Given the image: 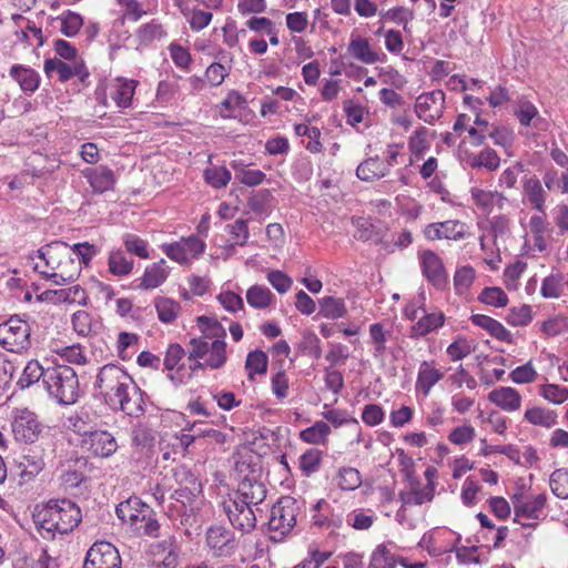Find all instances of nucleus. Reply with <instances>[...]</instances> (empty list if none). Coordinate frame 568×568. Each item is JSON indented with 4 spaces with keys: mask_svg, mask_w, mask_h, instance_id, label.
<instances>
[{
    "mask_svg": "<svg viewBox=\"0 0 568 568\" xmlns=\"http://www.w3.org/2000/svg\"><path fill=\"white\" fill-rule=\"evenodd\" d=\"M44 375H47V367H43L37 359H32L27 363L18 385L20 388H28L40 379L44 384Z\"/></svg>",
    "mask_w": 568,
    "mask_h": 568,
    "instance_id": "obj_37",
    "label": "nucleus"
},
{
    "mask_svg": "<svg viewBox=\"0 0 568 568\" xmlns=\"http://www.w3.org/2000/svg\"><path fill=\"white\" fill-rule=\"evenodd\" d=\"M115 513L119 519L134 530L144 520L145 516L152 513V509L140 498L130 497L116 506Z\"/></svg>",
    "mask_w": 568,
    "mask_h": 568,
    "instance_id": "obj_16",
    "label": "nucleus"
},
{
    "mask_svg": "<svg viewBox=\"0 0 568 568\" xmlns=\"http://www.w3.org/2000/svg\"><path fill=\"white\" fill-rule=\"evenodd\" d=\"M136 88L134 80H119L111 91V98L119 108H129Z\"/></svg>",
    "mask_w": 568,
    "mask_h": 568,
    "instance_id": "obj_35",
    "label": "nucleus"
},
{
    "mask_svg": "<svg viewBox=\"0 0 568 568\" xmlns=\"http://www.w3.org/2000/svg\"><path fill=\"white\" fill-rule=\"evenodd\" d=\"M132 443L134 446L145 450L148 457L153 453L154 437L152 432L145 426L139 425L133 428Z\"/></svg>",
    "mask_w": 568,
    "mask_h": 568,
    "instance_id": "obj_46",
    "label": "nucleus"
},
{
    "mask_svg": "<svg viewBox=\"0 0 568 568\" xmlns=\"http://www.w3.org/2000/svg\"><path fill=\"white\" fill-rule=\"evenodd\" d=\"M81 521V510L69 499L50 500L37 514L36 523L48 532L68 534Z\"/></svg>",
    "mask_w": 568,
    "mask_h": 568,
    "instance_id": "obj_3",
    "label": "nucleus"
},
{
    "mask_svg": "<svg viewBox=\"0 0 568 568\" xmlns=\"http://www.w3.org/2000/svg\"><path fill=\"white\" fill-rule=\"evenodd\" d=\"M121 557L110 542L99 541L87 551L83 568H120Z\"/></svg>",
    "mask_w": 568,
    "mask_h": 568,
    "instance_id": "obj_12",
    "label": "nucleus"
},
{
    "mask_svg": "<svg viewBox=\"0 0 568 568\" xmlns=\"http://www.w3.org/2000/svg\"><path fill=\"white\" fill-rule=\"evenodd\" d=\"M337 478V486L343 490H355L362 484L361 474L354 467L339 468Z\"/></svg>",
    "mask_w": 568,
    "mask_h": 568,
    "instance_id": "obj_47",
    "label": "nucleus"
},
{
    "mask_svg": "<svg viewBox=\"0 0 568 568\" xmlns=\"http://www.w3.org/2000/svg\"><path fill=\"white\" fill-rule=\"evenodd\" d=\"M31 328L18 315L0 323V345L9 352L21 353L31 346Z\"/></svg>",
    "mask_w": 568,
    "mask_h": 568,
    "instance_id": "obj_8",
    "label": "nucleus"
},
{
    "mask_svg": "<svg viewBox=\"0 0 568 568\" xmlns=\"http://www.w3.org/2000/svg\"><path fill=\"white\" fill-rule=\"evenodd\" d=\"M506 321L511 326H526L531 321V308L529 305H521L519 307H513Z\"/></svg>",
    "mask_w": 568,
    "mask_h": 568,
    "instance_id": "obj_58",
    "label": "nucleus"
},
{
    "mask_svg": "<svg viewBox=\"0 0 568 568\" xmlns=\"http://www.w3.org/2000/svg\"><path fill=\"white\" fill-rule=\"evenodd\" d=\"M488 399L507 412L519 409L521 404L520 394L511 387H499L491 390Z\"/></svg>",
    "mask_w": 568,
    "mask_h": 568,
    "instance_id": "obj_25",
    "label": "nucleus"
},
{
    "mask_svg": "<svg viewBox=\"0 0 568 568\" xmlns=\"http://www.w3.org/2000/svg\"><path fill=\"white\" fill-rule=\"evenodd\" d=\"M43 69L48 77H51L52 72H57L61 82H67L73 77H78L79 81L87 85L90 77V72L82 60L73 61L72 64H69L57 58L47 59Z\"/></svg>",
    "mask_w": 568,
    "mask_h": 568,
    "instance_id": "obj_13",
    "label": "nucleus"
},
{
    "mask_svg": "<svg viewBox=\"0 0 568 568\" xmlns=\"http://www.w3.org/2000/svg\"><path fill=\"white\" fill-rule=\"evenodd\" d=\"M478 300L487 305L504 307L508 303V296L500 287H485L478 296Z\"/></svg>",
    "mask_w": 568,
    "mask_h": 568,
    "instance_id": "obj_50",
    "label": "nucleus"
},
{
    "mask_svg": "<svg viewBox=\"0 0 568 568\" xmlns=\"http://www.w3.org/2000/svg\"><path fill=\"white\" fill-rule=\"evenodd\" d=\"M272 194L268 190H260L254 192L247 202L250 209L256 214H265L270 211Z\"/></svg>",
    "mask_w": 568,
    "mask_h": 568,
    "instance_id": "obj_55",
    "label": "nucleus"
},
{
    "mask_svg": "<svg viewBox=\"0 0 568 568\" xmlns=\"http://www.w3.org/2000/svg\"><path fill=\"white\" fill-rule=\"evenodd\" d=\"M185 356H187L186 349H184L180 344H170L165 352L163 362L165 369H176L178 374L184 372V369L186 368V363L183 362Z\"/></svg>",
    "mask_w": 568,
    "mask_h": 568,
    "instance_id": "obj_38",
    "label": "nucleus"
},
{
    "mask_svg": "<svg viewBox=\"0 0 568 568\" xmlns=\"http://www.w3.org/2000/svg\"><path fill=\"white\" fill-rule=\"evenodd\" d=\"M388 166L378 156L366 159L356 169L357 178L366 182L381 179L388 174Z\"/></svg>",
    "mask_w": 568,
    "mask_h": 568,
    "instance_id": "obj_28",
    "label": "nucleus"
},
{
    "mask_svg": "<svg viewBox=\"0 0 568 568\" xmlns=\"http://www.w3.org/2000/svg\"><path fill=\"white\" fill-rule=\"evenodd\" d=\"M82 446L99 457H109L116 452L115 438L108 432L93 430L84 434Z\"/></svg>",
    "mask_w": 568,
    "mask_h": 568,
    "instance_id": "obj_18",
    "label": "nucleus"
},
{
    "mask_svg": "<svg viewBox=\"0 0 568 568\" xmlns=\"http://www.w3.org/2000/svg\"><path fill=\"white\" fill-rule=\"evenodd\" d=\"M471 199L477 207L486 214L491 213L495 206L499 210H504L505 203L507 202V197L503 193L481 189H473Z\"/></svg>",
    "mask_w": 568,
    "mask_h": 568,
    "instance_id": "obj_23",
    "label": "nucleus"
},
{
    "mask_svg": "<svg viewBox=\"0 0 568 568\" xmlns=\"http://www.w3.org/2000/svg\"><path fill=\"white\" fill-rule=\"evenodd\" d=\"M435 495V484L430 483L422 487L420 481L409 478V489L402 490L398 495L403 506H417L430 501Z\"/></svg>",
    "mask_w": 568,
    "mask_h": 568,
    "instance_id": "obj_21",
    "label": "nucleus"
},
{
    "mask_svg": "<svg viewBox=\"0 0 568 568\" xmlns=\"http://www.w3.org/2000/svg\"><path fill=\"white\" fill-rule=\"evenodd\" d=\"M10 77L19 83L21 90L24 92H34L40 84L39 73L24 65H12L10 69Z\"/></svg>",
    "mask_w": 568,
    "mask_h": 568,
    "instance_id": "obj_30",
    "label": "nucleus"
},
{
    "mask_svg": "<svg viewBox=\"0 0 568 568\" xmlns=\"http://www.w3.org/2000/svg\"><path fill=\"white\" fill-rule=\"evenodd\" d=\"M197 327L204 339H212L211 354L207 356V366L211 369H219L227 361L224 327L215 320L205 315L196 318Z\"/></svg>",
    "mask_w": 568,
    "mask_h": 568,
    "instance_id": "obj_7",
    "label": "nucleus"
},
{
    "mask_svg": "<svg viewBox=\"0 0 568 568\" xmlns=\"http://www.w3.org/2000/svg\"><path fill=\"white\" fill-rule=\"evenodd\" d=\"M70 250L75 260H78L77 262L80 263L81 267L82 265L88 266L93 256L99 252V248L89 242L75 243L70 246Z\"/></svg>",
    "mask_w": 568,
    "mask_h": 568,
    "instance_id": "obj_53",
    "label": "nucleus"
},
{
    "mask_svg": "<svg viewBox=\"0 0 568 568\" xmlns=\"http://www.w3.org/2000/svg\"><path fill=\"white\" fill-rule=\"evenodd\" d=\"M84 175L97 193H103L111 190L115 182L113 171L106 166L88 169Z\"/></svg>",
    "mask_w": 568,
    "mask_h": 568,
    "instance_id": "obj_26",
    "label": "nucleus"
},
{
    "mask_svg": "<svg viewBox=\"0 0 568 568\" xmlns=\"http://www.w3.org/2000/svg\"><path fill=\"white\" fill-rule=\"evenodd\" d=\"M320 312L322 317L337 320L345 316L347 310L344 301L334 296H325L320 300Z\"/></svg>",
    "mask_w": 568,
    "mask_h": 568,
    "instance_id": "obj_36",
    "label": "nucleus"
},
{
    "mask_svg": "<svg viewBox=\"0 0 568 568\" xmlns=\"http://www.w3.org/2000/svg\"><path fill=\"white\" fill-rule=\"evenodd\" d=\"M551 491L561 499L568 498V468L556 469L549 478Z\"/></svg>",
    "mask_w": 568,
    "mask_h": 568,
    "instance_id": "obj_49",
    "label": "nucleus"
},
{
    "mask_svg": "<svg viewBox=\"0 0 568 568\" xmlns=\"http://www.w3.org/2000/svg\"><path fill=\"white\" fill-rule=\"evenodd\" d=\"M83 24L79 13L68 11L62 19L61 32L67 37H74Z\"/></svg>",
    "mask_w": 568,
    "mask_h": 568,
    "instance_id": "obj_62",
    "label": "nucleus"
},
{
    "mask_svg": "<svg viewBox=\"0 0 568 568\" xmlns=\"http://www.w3.org/2000/svg\"><path fill=\"white\" fill-rule=\"evenodd\" d=\"M424 235L429 241L443 239L459 241L466 236V229L460 221L448 220L428 224L424 230Z\"/></svg>",
    "mask_w": 568,
    "mask_h": 568,
    "instance_id": "obj_19",
    "label": "nucleus"
},
{
    "mask_svg": "<svg viewBox=\"0 0 568 568\" xmlns=\"http://www.w3.org/2000/svg\"><path fill=\"white\" fill-rule=\"evenodd\" d=\"M173 477L180 488L170 495L168 511L171 514L175 509L179 514H185L186 506H192L195 498L202 493V486L195 475L185 466L174 468Z\"/></svg>",
    "mask_w": 568,
    "mask_h": 568,
    "instance_id": "obj_5",
    "label": "nucleus"
},
{
    "mask_svg": "<svg viewBox=\"0 0 568 568\" xmlns=\"http://www.w3.org/2000/svg\"><path fill=\"white\" fill-rule=\"evenodd\" d=\"M515 115L519 123L524 126L539 128V123L542 121L539 116L537 108L529 101L521 100L518 104V109L515 111Z\"/></svg>",
    "mask_w": 568,
    "mask_h": 568,
    "instance_id": "obj_44",
    "label": "nucleus"
},
{
    "mask_svg": "<svg viewBox=\"0 0 568 568\" xmlns=\"http://www.w3.org/2000/svg\"><path fill=\"white\" fill-rule=\"evenodd\" d=\"M348 52L356 60L366 64H373L381 60L379 54L371 49L368 40L361 37L351 39Z\"/></svg>",
    "mask_w": 568,
    "mask_h": 568,
    "instance_id": "obj_32",
    "label": "nucleus"
},
{
    "mask_svg": "<svg viewBox=\"0 0 568 568\" xmlns=\"http://www.w3.org/2000/svg\"><path fill=\"white\" fill-rule=\"evenodd\" d=\"M16 463L20 469V476L29 478L37 476L45 465L43 452L38 447L29 448L16 459Z\"/></svg>",
    "mask_w": 568,
    "mask_h": 568,
    "instance_id": "obj_22",
    "label": "nucleus"
},
{
    "mask_svg": "<svg viewBox=\"0 0 568 568\" xmlns=\"http://www.w3.org/2000/svg\"><path fill=\"white\" fill-rule=\"evenodd\" d=\"M470 321L475 325L486 329L493 337L501 342H513L511 333L506 329L501 323L494 320L493 317L483 314H474L471 315Z\"/></svg>",
    "mask_w": 568,
    "mask_h": 568,
    "instance_id": "obj_29",
    "label": "nucleus"
},
{
    "mask_svg": "<svg viewBox=\"0 0 568 568\" xmlns=\"http://www.w3.org/2000/svg\"><path fill=\"white\" fill-rule=\"evenodd\" d=\"M11 427L16 439L23 443H34L42 430L37 415L28 408L12 412Z\"/></svg>",
    "mask_w": 568,
    "mask_h": 568,
    "instance_id": "obj_10",
    "label": "nucleus"
},
{
    "mask_svg": "<svg viewBox=\"0 0 568 568\" xmlns=\"http://www.w3.org/2000/svg\"><path fill=\"white\" fill-rule=\"evenodd\" d=\"M331 433V427L325 422H316L313 426L303 429L300 438L308 444H324Z\"/></svg>",
    "mask_w": 568,
    "mask_h": 568,
    "instance_id": "obj_43",
    "label": "nucleus"
},
{
    "mask_svg": "<svg viewBox=\"0 0 568 568\" xmlns=\"http://www.w3.org/2000/svg\"><path fill=\"white\" fill-rule=\"evenodd\" d=\"M523 190L528 202L536 211L545 213L546 191L537 176H529L523 180Z\"/></svg>",
    "mask_w": 568,
    "mask_h": 568,
    "instance_id": "obj_24",
    "label": "nucleus"
},
{
    "mask_svg": "<svg viewBox=\"0 0 568 568\" xmlns=\"http://www.w3.org/2000/svg\"><path fill=\"white\" fill-rule=\"evenodd\" d=\"M159 320L162 323H172L181 311V305L169 297H158L154 301Z\"/></svg>",
    "mask_w": 568,
    "mask_h": 568,
    "instance_id": "obj_42",
    "label": "nucleus"
},
{
    "mask_svg": "<svg viewBox=\"0 0 568 568\" xmlns=\"http://www.w3.org/2000/svg\"><path fill=\"white\" fill-rule=\"evenodd\" d=\"M445 316L443 313H426L422 310L418 321L412 326V337H422L443 326Z\"/></svg>",
    "mask_w": 568,
    "mask_h": 568,
    "instance_id": "obj_31",
    "label": "nucleus"
},
{
    "mask_svg": "<svg viewBox=\"0 0 568 568\" xmlns=\"http://www.w3.org/2000/svg\"><path fill=\"white\" fill-rule=\"evenodd\" d=\"M223 505L224 511L235 529L242 532H250L256 527L257 513L262 510H256L255 507L236 498L224 501Z\"/></svg>",
    "mask_w": 568,
    "mask_h": 568,
    "instance_id": "obj_11",
    "label": "nucleus"
},
{
    "mask_svg": "<svg viewBox=\"0 0 568 568\" xmlns=\"http://www.w3.org/2000/svg\"><path fill=\"white\" fill-rule=\"evenodd\" d=\"M187 359H203L211 354V344L202 338H191L186 348Z\"/></svg>",
    "mask_w": 568,
    "mask_h": 568,
    "instance_id": "obj_57",
    "label": "nucleus"
},
{
    "mask_svg": "<svg viewBox=\"0 0 568 568\" xmlns=\"http://www.w3.org/2000/svg\"><path fill=\"white\" fill-rule=\"evenodd\" d=\"M300 505L297 500L290 496L278 499L271 508L268 519V529L273 534L272 539L283 540L296 526Z\"/></svg>",
    "mask_w": 568,
    "mask_h": 568,
    "instance_id": "obj_6",
    "label": "nucleus"
},
{
    "mask_svg": "<svg viewBox=\"0 0 568 568\" xmlns=\"http://www.w3.org/2000/svg\"><path fill=\"white\" fill-rule=\"evenodd\" d=\"M95 389L111 408H120L133 417L144 413L140 388L133 378L116 365L108 364L100 368Z\"/></svg>",
    "mask_w": 568,
    "mask_h": 568,
    "instance_id": "obj_1",
    "label": "nucleus"
},
{
    "mask_svg": "<svg viewBox=\"0 0 568 568\" xmlns=\"http://www.w3.org/2000/svg\"><path fill=\"white\" fill-rule=\"evenodd\" d=\"M205 181L215 189H221L227 185L231 180V172L224 168H207L204 171Z\"/></svg>",
    "mask_w": 568,
    "mask_h": 568,
    "instance_id": "obj_52",
    "label": "nucleus"
},
{
    "mask_svg": "<svg viewBox=\"0 0 568 568\" xmlns=\"http://www.w3.org/2000/svg\"><path fill=\"white\" fill-rule=\"evenodd\" d=\"M420 261L423 273L427 280L434 286L443 288L447 282V274L440 257L433 251H425Z\"/></svg>",
    "mask_w": 568,
    "mask_h": 568,
    "instance_id": "obj_20",
    "label": "nucleus"
},
{
    "mask_svg": "<svg viewBox=\"0 0 568 568\" xmlns=\"http://www.w3.org/2000/svg\"><path fill=\"white\" fill-rule=\"evenodd\" d=\"M268 358L267 355L261 351L255 349L247 354L245 368L248 372V378L253 379L254 374H265L267 371Z\"/></svg>",
    "mask_w": 568,
    "mask_h": 568,
    "instance_id": "obj_45",
    "label": "nucleus"
},
{
    "mask_svg": "<svg viewBox=\"0 0 568 568\" xmlns=\"http://www.w3.org/2000/svg\"><path fill=\"white\" fill-rule=\"evenodd\" d=\"M514 504L515 521L520 518L539 520L544 518L542 509L546 505L547 497L545 494H539L531 499L524 497L521 494H515L511 497Z\"/></svg>",
    "mask_w": 568,
    "mask_h": 568,
    "instance_id": "obj_17",
    "label": "nucleus"
},
{
    "mask_svg": "<svg viewBox=\"0 0 568 568\" xmlns=\"http://www.w3.org/2000/svg\"><path fill=\"white\" fill-rule=\"evenodd\" d=\"M75 468H71L70 466L62 470L59 480L60 485L64 489H73L80 486L82 481L85 480L84 471L81 468L85 467V462L77 459L74 463Z\"/></svg>",
    "mask_w": 568,
    "mask_h": 568,
    "instance_id": "obj_39",
    "label": "nucleus"
},
{
    "mask_svg": "<svg viewBox=\"0 0 568 568\" xmlns=\"http://www.w3.org/2000/svg\"><path fill=\"white\" fill-rule=\"evenodd\" d=\"M540 394L545 399L554 404H561L568 399V389L556 384L541 385Z\"/></svg>",
    "mask_w": 568,
    "mask_h": 568,
    "instance_id": "obj_59",
    "label": "nucleus"
},
{
    "mask_svg": "<svg viewBox=\"0 0 568 568\" xmlns=\"http://www.w3.org/2000/svg\"><path fill=\"white\" fill-rule=\"evenodd\" d=\"M444 374L434 367V362L424 361L418 371L416 389L427 396L432 387L443 379Z\"/></svg>",
    "mask_w": 568,
    "mask_h": 568,
    "instance_id": "obj_27",
    "label": "nucleus"
},
{
    "mask_svg": "<svg viewBox=\"0 0 568 568\" xmlns=\"http://www.w3.org/2000/svg\"><path fill=\"white\" fill-rule=\"evenodd\" d=\"M562 292V277L551 274L544 278L540 293L545 298H557Z\"/></svg>",
    "mask_w": 568,
    "mask_h": 568,
    "instance_id": "obj_56",
    "label": "nucleus"
},
{
    "mask_svg": "<svg viewBox=\"0 0 568 568\" xmlns=\"http://www.w3.org/2000/svg\"><path fill=\"white\" fill-rule=\"evenodd\" d=\"M164 265L165 261L162 258L160 262L148 266L141 278L140 287L144 290H152L164 283L169 276V271L164 267Z\"/></svg>",
    "mask_w": 568,
    "mask_h": 568,
    "instance_id": "obj_33",
    "label": "nucleus"
},
{
    "mask_svg": "<svg viewBox=\"0 0 568 568\" xmlns=\"http://www.w3.org/2000/svg\"><path fill=\"white\" fill-rule=\"evenodd\" d=\"M323 457V452L317 448L307 449L300 457V468L304 475L310 476L316 473L320 468Z\"/></svg>",
    "mask_w": 568,
    "mask_h": 568,
    "instance_id": "obj_48",
    "label": "nucleus"
},
{
    "mask_svg": "<svg viewBox=\"0 0 568 568\" xmlns=\"http://www.w3.org/2000/svg\"><path fill=\"white\" fill-rule=\"evenodd\" d=\"M206 545L215 556L229 557L236 548L234 534L222 526H214L206 531Z\"/></svg>",
    "mask_w": 568,
    "mask_h": 568,
    "instance_id": "obj_15",
    "label": "nucleus"
},
{
    "mask_svg": "<svg viewBox=\"0 0 568 568\" xmlns=\"http://www.w3.org/2000/svg\"><path fill=\"white\" fill-rule=\"evenodd\" d=\"M226 231L233 240L231 247L235 245L244 246L247 243L250 232L245 220H236L234 223L227 224Z\"/></svg>",
    "mask_w": 568,
    "mask_h": 568,
    "instance_id": "obj_54",
    "label": "nucleus"
},
{
    "mask_svg": "<svg viewBox=\"0 0 568 568\" xmlns=\"http://www.w3.org/2000/svg\"><path fill=\"white\" fill-rule=\"evenodd\" d=\"M273 300V293L265 286L253 285L246 292L247 303L257 310H264L268 307Z\"/></svg>",
    "mask_w": 568,
    "mask_h": 568,
    "instance_id": "obj_40",
    "label": "nucleus"
},
{
    "mask_svg": "<svg viewBox=\"0 0 568 568\" xmlns=\"http://www.w3.org/2000/svg\"><path fill=\"white\" fill-rule=\"evenodd\" d=\"M265 173L260 170L241 169L236 171V179L250 187L260 185L265 180Z\"/></svg>",
    "mask_w": 568,
    "mask_h": 568,
    "instance_id": "obj_64",
    "label": "nucleus"
},
{
    "mask_svg": "<svg viewBox=\"0 0 568 568\" xmlns=\"http://www.w3.org/2000/svg\"><path fill=\"white\" fill-rule=\"evenodd\" d=\"M525 419L536 426L550 428L557 424V414L554 410L534 407L525 412Z\"/></svg>",
    "mask_w": 568,
    "mask_h": 568,
    "instance_id": "obj_41",
    "label": "nucleus"
},
{
    "mask_svg": "<svg viewBox=\"0 0 568 568\" xmlns=\"http://www.w3.org/2000/svg\"><path fill=\"white\" fill-rule=\"evenodd\" d=\"M123 244L128 253L134 254L141 258H149L148 242L136 234H124Z\"/></svg>",
    "mask_w": 568,
    "mask_h": 568,
    "instance_id": "obj_51",
    "label": "nucleus"
},
{
    "mask_svg": "<svg viewBox=\"0 0 568 568\" xmlns=\"http://www.w3.org/2000/svg\"><path fill=\"white\" fill-rule=\"evenodd\" d=\"M444 103L445 93L442 90L423 93L416 99L415 112L424 122L432 124L442 116Z\"/></svg>",
    "mask_w": 568,
    "mask_h": 568,
    "instance_id": "obj_14",
    "label": "nucleus"
},
{
    "mask_svg": "<svg viewBox=\"0 0 568 568\" xmlns=\"http://www.w3.org/2000/svg\"><path fill=\"white\" fill-rule=\"evenodd\" d=\"M133 258L125 255L122 250L111 251L108 258L109 272L118 277L129 275L133 270Z\"/></svg>",
    "mask_w": 568,
    "mask_h": 568,
    "instance_id": "obj_34",
    "label": "nucleus"
},
{
    "mask_svg": "<svg viewBox=\"0 0 568 568\" xmlns=\"http://www.w3.org/2000/svg\"><path fill=\"white\" fill-rule=\"evenodd\" d=\"M236 469L239 473L245 475L239 483L235 498L255 507L256 510H262L260 506L266 498L267 489L265 485L258 480L256 470L252 469L251 465L245 462L237 463Z\"/></svg>",
    "mask_w": 568,
    "mask_h": 568,
    "instance_id": "obj_9",
    "label": "nucleus"
},
{
    "mask_svg": "<svg viewBox=\"0 0 568 568\" xmlns=\"http://www.w3.org/2000/svg\"><path fill=\"white\" fill-rule=\"evenodd\" d=\"M44 387L50 397L61 405H72L81 395L79 377L75 371L68 365L48 366Z\"/></svg>",
    "mask_w": 568,
    "mask_h": 568,
    "instance_id": "obj_4",
    "label": "nucleus"
},
{
    "mask_svg": "<svg viewBox=\"0 0 568 568\" xmlns=\"http://www.w3.org/2000/svg\"><path fill=\"white\" fill-rule=\"evenodd\" d=\"M541 331L548 336H557L568 331V321L565 316H554L542 322Z\"/></svg>",
    "mask_w": 568,
    "mask_h": 568,
    "instance_id": "obj_60",
    "label": "nucleus"
},
{
    "mask_svg": "<svg viewBox=\"0 0 568 568\" xmlns=\"http://www.w3.org/2000/svg\"><path fill=\"white\" fill-rule=\"evenodd\" d=\"M267 280L280 294L286 293L293 284L292 278L278 270L268 272Z\"/></svg>",
    "mask_w": 568,
    "mask_h": 568,
    "instance_id": "obj_63",
    "label": "nucleus"
},
{
    "mask_svg": "<svg viewBox=\"0 0 568 568\" xmlns=\"http://www.w3.org/2000/svg\"><path fill=\"white\" fill-rule=\"evenodd\" d=\"M475 278V270L471 266H463L457 270L454 276V283L458 293L466 292L473 284Z\"/></svg>",
    "mask_w": 568,
    "mask_h": 568,
    "instance_id": "obj_61",
    "label": "nucleus"
},
{
    "mask_svg": "<svg viewBox=\"0 0 568 568\" xmlns=\"http://www.w3.org/2000/svg\"><path fill=\"white\" fill-rule=\"evenodd\" d=\"M39 258L44 261L45 270H34L51 280L55 285H64L78 278L82 267L71 253L70 246L62 241H53L37 251Z\"/></svg>",
    "mask_w": 568,
    "mask_h": 568,
    "instance_id": "obj_2",
    "label": "nucleus"
}]
</instances>
